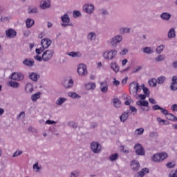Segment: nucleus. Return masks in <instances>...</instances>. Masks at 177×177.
<instances>
[{
    "instance_id": "21",
    "label": "nucleus",
    "mask_w": 177,
    "mask_h": 177,
    "mask_svg": "<svg viewBox=\"0 0 177 177\" xmlns=\"http://www.w3.org/2000/svg\"><path fill=\"white\" fill-rule=\"evenodd\" d=\"M167 37L169 39L175 38L176 37V33L175 32L174 28H171L169 29V30L167 33Z\"/></svg>"
},
{
    "instance_id": "27",
    "label": "nucleus",
    "mask_w": 177,
    "mask_h": 177,
    "mask_svg": "<svg viewBox=\"0 0 177 177\" xmlns=\"http://www.w3.org/2000/svg\"><path fill=\"white\" fill-rule=\"evenodd\" d=\"M120 34L123 35L124 34H129L131 32V28H122L119 30Z\"/></svg>"
},
{
    "instance_id": "59",
    "label": "nucleus",
    "mask_w": 177,
    "mask_h": 177,
    "mask_svg": "<svg viewBox=\"0 0 177 177\" xmlns=\"http://www.w3.org/2000/svg\"><path fill=\"white\" fill-rule=\"evenodd\" d=\"M157 121L158 122H159V124H161V122H162V125H164L165 124V122H167V120L161 119V118H157Z\"/></svg>"
},
{
    "instance_id": "17",
    "label": "nucleus",
    "mask_w": 177,
    "mask_h": 177,
    "mask_svg": "<svg viewBox=\"0 0 177 177\" xmlns=\"http://www.w3.org/2000/svg\"><path fill=\"white\" fill-rule=\"evenodd\" d=\"M39 77V75H38V73H37L32 72L28 73V78L30 80H32V81H34L35 82H37V81H38Z\"/></svg>"
},
{
    "instance_id": "28",
    "label": "nucleus",
    "mask_w": 177,
    "mask_h": 177,
    "mask_svg": "<svg viewBox=\"0 0 177 177\" xmlns=\"http://www.w3.org/2000/svg\"><path fill=\"white\" fill-rule=\"evenodd\" d=\"M143 53H146L147 55H152L153 53V50H151V47H145L142 48Z\"/></svg>"
},
{
    "instance_id": "39",
    "label": "nucleus",
    "mask_w": 177,
    "mask_h": 177,
    "mask_svg": "<svg viewBox=\"0 0 177 177\" xmlns=\"http://www.w3.org/2000/svg\"><path fill=\"white\" fill-rule=\"evenodd\" d=\"M25 91L26 92H29V93H32V92L34 91V87H32V85H26V86L25 87Z\"/></svg>"
},
{
    "instance_id": "24",
    "label": "nucleus",
    "mask_w": 177,
    "mask_h": 177,
    "mask_svg": "<svg viewBox=\"0 0 177 177\" xmlns=\"http://www.w3.org/2000/svg\"><path fill=\"white\" fill-rule=\"evenodd\" d=\"M39 97H41V92H37L35 94H32L30 97V99L32 102H37Z\"/></svg>"
},
{
    "instance_id": "45",
    "label": "nucleus",
    "mask_w": 177,
    "mask_h": 177,
    "mask_svg": "<svg viewBox=\"0 0 177 177\" xmlns=\"http://www.w3.org/2000/svg\"><path fill=\"white\" fill-rule=\"evenodd\" d=\"M160 158V161H164L165 158L168 157V153H159Z\"/></svg>"
},
{
    "instance_id": "61",
    "label": "nucleus",
    "mask_w": 177,
    "mask_h": 177,
    "mask_svg": "<svg viewBox=\"0 0 177 177\" xmlns=\"http://www.w3.org/2000/svg\"><path fill=\"white\" fill-rule=\"evenodd\" d=\"M152 109L156 111V110H160L161 109V106H160V105H153L152 106Z\"/></svg>"
},
{
    "instance_id": "54",
    "label": "nucleus",
    "mask_w": 177,
    "mask_h": 177,
    "mask_svg": "<svg viewBox=\"0 0 177 177\" xmlns=\"http://www.w3.org/2000/svg\"><path fill=\"white\" fill-rule=\"evenodd\" d=\"M165 57H164V56L160 55H158V56L155 59V60H156V62H162V60H165Z\"/></svg>"
},
{
    "instance_id": "35",
    "label": "nucleus",
    "mask_w": 177,
    "mask_h": 177,
    "mask_svg": "<svg viewBox=\"0 0 177 177\" xmlns=\"http://www.w3.org/2000/svg\"><path fill=\"white\" fill-rule=\"evenodd\" d=\"M113 102L114 107H116L117 109H118V107H120V106H121V101H120L118 100V98H114L113 100Z\"/></svg>"
},
{
    "instance_id": "4",
    "label": "nucleus",
    "mask_w": 177,
    "mask_h": 177,
    "mask_svg": "<svg viewBox=\"0 0 177 177\" xmlns=\"http://www.w3.org/2000/svg\"><path fill=\"white\" fill-rule=\"evenodd\" d=\"M77 73L80 77H85L88 74V69L85 64H80L77 67Z\"/></svg>"
},
{
    "instance_id": "29",
    "label": "nucleus",
    "mask_w": 177,
    "mask_h": 177,
    "mask_svg": "<svg viewBox=\"0 0 177 177\" xmlns=\"http://www.w3.org/2000/svg\"><path fill=\"white\" fill-rule=\"evenodd\" d=\"M68 56H71V57H81V53L80 52H74L72 51L69 53H67Z\"/></svg>"
},
{
    "instance_id": "36",
    "label": "nucleus",
    "mask_w": 177,
    "mask_h": 177,
    "mask_svg": "<svg viewBox=\"0 0 177 177\" xmlns=\"http://www.w3.org/2000/svg\"><path fill=\"white\" fill-rule=\"evenodd\" d=\"M148 84L149 86L154 87V86H157L158 82H157V80H156L155 78H153L152 80H149Z\"/></svg>"
},
{
    "instance_id": "47",
    "label": "nucleus",
    "mask_w": 177,
    "mask_h": 177,
    "mask_svg": "<svg viewBox=\"0 0 177 177\" xmlns=\"http://www.w3.org/2000/svg\"><path fill=\"white\" fill-rule=\"evenodd\" d=\"M28 13L29 14H31V13H38V9L37 8V7L29 8H28Z\"/></svg>"
},
{
    "instance_id": "63",
    "label": "nucleus",
    "mask_w": 177,
    "mask_h": 177,
    "mask_svg": "<svg viewBox=\"0 0 177 177\" xmlns=\"http://www.w3.org/2000/svg\"><path fill=\"white\" fill-rule=\"evenodd\" d=\"M46 124H48V125H53V124H56V122L50 120H48L46 121Z\"/></svg>"
},
{
    "instance_id": "40",
    "label": "nucleus",
    "mask_w": 177,
    "mask_h": 177,
    "mask_svg": "<svg viewBox=\"0 0 177 177\" xmlns=\"http://www.w3.org/2000/svg\"><path fill=\"white\" fill-rule=\"evenodd\" d=\"M165 76H160L159 77H158L157 79V82L158 84H164V82H165Z\"/></svg>"
},
{
    "instance_id": "18",
    "label": "nucleus",
    "mask_w": 177,
    "mask_h": 177,
    "mask_svg": "<svg viewBox=\"0 0 177 177\" xmlns=\"http://www.w3.org/2000/svg\"><path fill=\"white\" fill-rule=\"evenodd\" d=\"M73 85H74V81L73 80V79L65 80L64 82V86L66 89H68L69 88H73Z\"/></svg>"
},
{
    "instance_id": "53",
    "label": "nucleus",
    "mask_w": 177,
    "mask_h": 177,
    "mask_svg": "<svg viewBox=\"0 0 177 177\" xmlns=\"http://www.w3.org/2000/svg\"><path fill=\"white\" fill-rule=\"evenodd\" d=\"M143 132H145V129L143 128L137 129L136 130V133H137V135H142Z\"/></svg>"
},
{
    "instance_id": "58",
    "label": "nucleus",
    "mask_w": 177,
    "mask_h": 177,
    "mask_svg": "<svg viewBox=\"0 0 177 177\" xmlns=\"http://www.w3.org/2000/svg\"><path fill=\"white\" fill-rule=\"evenodd\" d=\"M158 136V133L157 132H151L149 133V138H157Z\"/></svg>"
},
{
    "instance_id": "64",
    "label": "nucleus",
    "mask_w": 177,
    "mask_h": 177,
    "mask_svg": "<svg viewBox=\"0 0 177 177\" xmlns=\"http://www.w3.org/2000/svg\"><path fill=\"white\" fill-rule=\"evenodd\" d=\"M171 110H172V111H177V104L171 105Z\"/></svg>"
},
{
    "instance_id": "33",
    "label": "nucleus",
    "mask_w": 177,
    "mask_h": 177,
    "mask_svg": "<svg viewBox=\"0 0 177 177\" xmlns=\"http://www.w3.org/2000/svg\"><path fill=\"white\" fill-rule=\"evenodd\" d=\"M66 100H67L66 98L59 97L55 103H56L57 106H62V104H63V103H64V102H66Z\"/></svg>"
},
{
    "instance_id": "41",
    "label": "nucleus",
    "mask_w": 177,
    "mask_h": 177,
    "mask_svg": "<svg viewBox=\"0 0 177 177\" xmlns=\"http://www.w3.org/2000/svg\"><path fill=\"white\" fill-rule=\"evenodd\" d=\"M127 110H129V112L131 111L130 114L133 113V115H135V114H136V113H138V109H136L135 106H130V109H127Z\"/></svg>"
},
{
    "instance_id": "11",
    "label": "nucleus",
    "mask_w": 177,
    "mask_h": 177,
    "mask_svg": "<svg viewBox=\"0 0 177 177\" xmlns=\"http://www.w3.org/2000/svg\"><path fill=\"white\" fill-rule=\"evenodd\" d=\"M139 85V83L136 82H133L129 84V92L133 96H136V93L135 92V88Z\"/></svg>"
},
{
    "instance_id": "52",
    "label": "nucleus",
    "mask_w": 177,
    "mask_h": 177,
    "mask_svg": "<svg viewBox=\"0 0 177 177\" xmlns=\"http://www.w3.org/2000/svg\"><path fill=\"white\" fill-rule=\"evenodd\" d=\"M33 169H36V172H39L41 171V167L38 165V162L33 165Z\"/></svg>"
},
{
    "instance_id": "30",
    "label": "nucleus",
    "mask_w": 177,
    "mask_h": 177,
    "mask_svg": "<svg viewBox=\"0 0 177 177\" xmlns=\"http://www.w3.org/2000/svg\"><path fill=\"white\" fill-rule=\"evenodd\" d=\"M68 96H69V97H72L73 99H81V96L77 94L75 92H69L68 93Z\"/></svg>"
},
{
    "instance_id": "49",
    "label": "nucleus",
    "mask_w": 177,
    "mask_h": 177,
    "mask_svg": "<svg viewBox=\"0 0 177 177\" xmlns=\"http://www.w3.org/2000/svg\"><path fill=\"white\" fill-rule=\"evenodd\" d=\"M81 12L78 11V10H75L73 12V16L75 19H77V17H80V16H81Z\"/></svg>"
},
{
    "instance_id": "43",
    "label": "nucleus",
    "mask_w": 177,
    "mask_h": 177,
    "mask_svg": "<svg viewBox=\"0 0 177 177\" xmlns=\"http://www.w3.org/2000/svg\"><path fill=\"white\" fill-rule=\"evenodd\" d=\"M100 13L104 17L109 15V11L104 8L100 9Z\"/></svg>"
},
{
    "instance_id": "16",
    "label": "nucleus",
    "mask_w": 177,
    "mask_h": 177,
    "mask_svg": "<svg viewBox=\"0 0 177 177\" xmlns=\"http://www.w3.org/2000/svg\"><path fill=\"white\" fill-rule=\"evenodd\" d=\"M6 35L8 38H15V37L17 35V32H16L15 30L10 28L6 30Z\"/></svg>"
},
{
    "instance_id": "13",
    "label": "nucleus",
    "mask_w": 177,
    "mask_h": 177,
    "mask_svg": "<svg viewBox=\"0 0 177 177\" xmlns=\"http://www.w3.org/2000/svg\"><path fill=\"white\" fill-rule=\"evenodd\" d=\"M171 91H177V76L174 75L171 79V84L170 85Z\"/></svg>"
},
{
    "instance_id": "3",
    "label": "nucleus",
    "mask_w": 177,
    "mask_h": 177,
    "mask_svg": "<svg viewBox=\"0 0 177 177\" xmlns=\"http://www.w3.org/2000/svg\"><path fill=\"white\" fill-rule=\"evenodd\" d=\"M91 150L95 154H99L102 151V145L97 142H92L91 143Z\"/></svg>"
},
{
    "instance_id": "2",
    "label": "nucleus",
    "mask_w": 177,
    "mask_h": 177,
    "mask_svg": "<svg viewBox=\"0 0 177 177\" xmlns=\"http://www.w3.org/2000/svg\"><path fill=\"white\" fill-rule=\"evenodd\" d=\"M120 42H122V36L116 35L111 39L109 44L112 48H117V46Z\"/></svg>"
},
{
    "instance_id": "7",
    "label": "nucleus",
    "mask_w": 177,
    "mask_h": 177,
    "mask_svg": "<svg viewBox=\"0 0 177 177\" xmlns=\"http://www.w3.org/2000/svg\"><path fill=\"white\" fill-rule=\"evenodd\" d=\"M117 56V50H111L109 52H105L104 53V59H107V60H113Z\"/></svg>"
},
{
    "instance_id": "19",
    "label": "nucleus",
    "mask_w": 177,
    "mask_h": 177,
    "mask_svg": "<svg viewBox=\"0 0 177 177\" xmlns=\"http://www.w3.org/2000/svg\"><path fill=\"white\" fill-rule=\"evenodd\" d=\"M160 19L163 21H169V20H171V17H172V15L169 14V12H162L160 15Z\"/></svg>"
},
{
    "instance_id": "10",
    "label": "nucleus",
    "mask_w": 177,
    "mask_h": 177,
    "mask_svg": "<svg viewBox=\"0 0 177 177\" xmlns=\"http://www.w3.org/2000/svg\"><path fill=\"white\" fill-rule=\"evenodd\" d=\"M131 168L134 172H138V171H139V168H140V164L138 160H132L131 162Z\"/></svg>"
},
{
    "instance_id": "26",
    "label": "nucleus",
    "mask_w": 177,
    "mask_h": 177,
    "mask_svg": "<svg viewBox=\"0 0 177 177\" xmlns=\"http://www.w3.org/2000/svg\"><path fill=\"white\" fill-rule=\"evenodd\" d=\"M85 86H86V89H87L88 91H91V90H93V89H95V88H96V84L89 82V83L86 84L85 85Z\"/></svg>"
},
{
    "instance_id": "23",
    "label": "nucleus",
    "mask_w": 177,
    "mask_h": 177,
    "mask_svg": "<svg viewBox=\"0 0 177 177\" xmlns=\"http://www.w3.org/2000/svg\"><path fill=\"white\" fill-rule=\"evenodd\" d=\"M111 68L113 70L115 73H118L120 71V66L117 64V62H111L110 64Z\"/></svg>"
},
{
    "instance_id": "42",
    "label": "nucleus",
    "mask_w": 177,
    "mask_h": 177,
    "mask_svg": "<svg viewBox=\"0 0 177 177\" xmlns=\"http://www.w3.org/2000/svg\"><path fill=\"white\" fill-rule=\"evenodd\" d=\"M80 176V171L78 170H75L71 172L70 177H78Z\"/></svg>"
},
{
    "instance_id": "14",
    "label": "nucleus",
    "mask_w": 177,
    "mask_h": 177,
    "mask_svg": "<svg viewBox=\"0 0 177 177\" xmlns=\"http://www.w3.org/2000/svg\"><path fill=\"white\" fill-rule=\"evenodd\" d=\"M129 115H131V112H129V110H127L126 111L123 112L120 116L121 122H125V120H128V117H129Z\"/></svg>"
},
{
    "instance_id": "22",
    "label": "nucleus",
    "mask_w": 177,
    "mask_h": 177,
    "mask_svg": "<svg viewBox=\"0 0 177 177\" xmlns=\"http://www.w3.org/2000/svg\"><path fill=\"white\" fill-rule=\"evenodd\" d=\"M34 59H26L23 61V64L27 66L28 67H32L34 66Z\"/></svg>"
},
{
    "instance_id": "20",
    "label": "nucleus",
    "mask_w": 177,
    "mask_h": 177,
    "mask_svg": "<svg viewBox=\"0 0 177 177\" xmlns=\"http://www.w3.org/2000/svg\"><path fill=\"white\" fill-rule=\"evenodd\" d=\"M61 20L62 23L61 24H67L70 23V17L68 16V14H64L61 17Z\"/></svg>"
},
{
    "instance_id": "8",
    "label": "nucleus",
    "mask_w": 177,
    "mask_h": 177,
    "mask_svg": "<svg viewBox=\"0 0 177 177\" xmlns=\"http://www.w3.org/2000/svg\"><path fill=\"white\" fill-rule=\"evenodd\" d=\"M134 150H136V153L138 156H145L146 152L145 151V148L140 144H137L134 146Z\"/></svg>"
},
{
    "instance_id": "6",
    "label": "nucleus",
    "mask_w": 177,
    "mask_h": 177,
    "mask_svg": "<svg viewBox=\"0 0 177 177\" xmlns=\"http://www.w3.org/2000/svg\"><path fill=\"white\" fill-rule=\"evenodd\" d=\"M55 53V50H47L42 55V59L44 62H49L51 57H53V54Z\"/></svg>"
},
{
    "instance_id": "57",
    "label": "nucleus",
    "mask_w": 177,
    "mask_h": 177,
    "mask_svg": "<svg viewBox=\"0 0 177 177\" xmlns=\"http://www.w3.org/2000/svg\"><path fill=\"white\" fill-rule=\"evenodd\" d=\"M97 123L93 122L90 123V129H93L95 128H97Z\"/></svg>"
},
{
    "instance_id": "32",
    "label": "nucleus",
    "mask_w": 177,
    "mask_h": 177,
    "mask_svg": "<svg viewBox=\"0 0 177 177\" xmlns=\"http://www.w3.org/2000/svg\"><path fill=\"white\" fill-rule=\"evenodd\" d=\"M152 161L153 162H160L161 159L160 158V153H156L152 156Z\"/></svg>"
},
{
    "instance_id": "55",
    "label": "nucleus",
    "mask_w": 177,
    "mask_h": 177,
    "mask_svg": "<svg viewBox=\"0 0 177 177\" xmlns=\"http://www.w3.org/2000/svg\"><path fill=\"white\" fill-rule=\"evenodd\" d=\"M176 165L175 163H174L172 162H169L167 163L166 167L167 168H175Z\"/></svg>"
},
{
    "instance_id": "25",
    "label": "nucleus",
    "mask_w": 177,
    "mask_h": 177,
    "mask_svg": "<svg viewBox=\"0 0 177 177\" xmlns=\"http://www.w3.org/2000/svg\"><path fill=\"white\" fill-rule=\"evenodd\" d=\"M41 9H48L50 8V1H44L41 5H40Z\"/></svg>"
},
{
    "instance_id": "50",
    "label": "nucleus",
    "mask_w": 177,
    "mask_h": 177,
    "mask_svg": "<svg viewBox=\"0 0 177 177\" xmlns=\"http://www.w3.org/2000/svg\"><path fill=\"white\" fill-rule=\"evenodd\" d=\"M144 95H145L146 96H149L150 95V91H149V88L147 87H144L142 88Z\"/></svg>"
},
{
    "instance_id": "51",
    "label": "nucleus",
    "mask_w": 177,
    "mask_h": 177,
    "mask_svg": "<svg viewBox=\"0 0 177 177\" xmlns=\"http://www.w3.org/2000/svg\"><path fill=\"white\" fill-rule=\"evenodd\" d=\"M45 50V48L42 46L40 47L39 48H36L35 52L37 55H41V52H44Z\"/></svg>"
},
{
    "instance_id": "56",
    "label": "nucleus",
    "mask_w": 177,
    "mask_h": 177,
    "mask_svg": "<svg viewBox=\"0 0 177 177\" xmlns=\"http://www.w3.org/2000/svg\"><path fill=\"white\" fill-rule=\"evenodd\" d=\"M167 120H169V121H174V114L172 113H168L167 115H166Z\"/></svg>"
},
{
    "instance_id": "5",
    "label": "nucleus",
    "mask_w": 177,
    "mask_h": 177,
    "mask_svg": "<svg viewBox=\"0 0 177 177\" xmlns=\"http://www.w3.org/2000/svg\"><path fill=\"white\" fill-rule=\"evenodd\" d=\"M10 78L13 80V81H23L24 80V74L21 72H13L10 75Z\"/></svg>"
},
{
    "instance_id": "31",
    "label": "nucleus",
    "mask_w": 177,
    "mask_h": 177,
    "mask_svg": "<svg viewBox=\"0 0 177 177\" xmlns=\"http://www.w3.org/2000/svg\"><path fill=\"white\" fill-rule=\"evenodd\" d=\"M34 19L28 18L26 21L27 28H31V26L34 24Z\"/></svg>"
},
{
    "instance_id": "9",
    "label": "nucleus",
    "mask_w": 177,
    "mask_h": 177,
    "mask_svg": "<svg viewBox=\"0 0 177 177\" xmlns=\"http://www.w3.org/2000/svg\"><path fill=\"white\" fill-rule=\"evenodd\" d=\"M83 10L88 15H92L95 10V6L93 4H86L83 6Z\"/></svg>"
},
{
    "instance_id": "62",
    "label": "nucleus",
    "mask_w": 177,
    "mask_h": 177,
    "mask_svg": "<svg viewBox=\"0 0 177 177\" xmlns=\"http://www.w3.org/2000/svg\"><path fill=\"white\" fill-rule=\"evenodd\" d=\"M160 110L161 113H162V114H165V115H167V114L169 113L168 111L164 108H160Z\"/></svg>"
},
{
    "instance_id": "46",
    "label": "nucleus",
    "mask_w": 177,
    "mask_h": 177,
    "mask_svg": "<svg viewBox=\"0 0 177 177\" xmlns=\"http://www.w3.org/2000/svg\"><path fill=\"white\" fill-rule=\"evenodd\" d=\"M68 125L71 128H73L74 129H75L76 128H78V124L73 121L69 122Z\"/></svg>"
},
{
    "instance_id": "44",
    "label": "nucleus",
    "mask_w": 177,
    "mask_h": 177,
    "mask_svg": "<svg viewBox=\"0 0 177 177\" xmlns=\"http://www.w3.org/2000/svg\"><path fill=\"white\" fill-rule=\"evenodd\" d=\"M164 48H165V45H160V46H158L157 48H156V52L157 53H158V55H160V53H161V52H162V50H164Z\"/></svg>"
},
{
    "instance_id": "60",
    "label": "nucleus",
    "mask_w": 177,
    "mask_h": 177,
    "mask_svg": "<svg viewBox=\"0 0 177 177\" xmlns=\"http://www.w3.org/2000/svg\"><path fill=\"white\" fill-rule=\"evenodd\" d=\"M21 154H23V151H19L17 152V151H15V152L14 153V154L12 155V157H17L18 156H21Z\"/></svg>"
},
{
    "instance_id": "1",
    "label": "nucleus",
    "mask_w": 177,
    "mask_h": 177,
    "mask_svg": "<svg viewBox=\"0 0 177 177\" xmlns=\"http://www.w3.org/2000/svg\"><path fill=\"white\" fill-rule=\"evenodd\" d=\"M136 104L140 107V110H142L141 113H143V111H149L150 110V106H149V102L147 100L137 101Z\"/></svg>"
},
{
    "instance_id": "12",
    "label": "nucleus",
    "mask_w": 177,
    "mask_h": 177,
    "mask_svg": "<svg viewBox=\"0 0 177 177\" xmlns=\"http://www.w3.org/2000/svg\"><path fill=\"white\" fill-rule=\"evenodd\" d=\"M100 85L101 92H102V93H107V91H109V84H107V82H102Z\"/></svg>"
},
{
    "instance_id": "48",
    "label": "nucleus",
    "mask_w": 177,
    "mask_h": 177,
    "mask_svg": "<svg viewBox=\"0 0 177 177\" xmlns=\"http://www.w3.org/2000/svg\"><path fill=\"white\" fill-rule=\"evenodd\" d=\"M120 150L122 153H124V154H129V150L125 149V147L124 145H121L120 147Z\"/></svg>"
},
{
    "instance_id": "37",
    "label": "nucleus",
    "mask_w": 177,
    "mask_h": 177,
    "mask_svg": "<svg viewBox=\"0 0 177 177\" xmlns=\"http://www.w3.org/2000/svg\"><path fill=\"white\" fill-rule=\"evenodd\" d=\"M118 157H120V155H118V153H115L113 154H111L109 156V160L111 161H117V159L118 158Z\"/></svg>"
},
{
    "instance_id": "34",
    "label": "nucleus",
    "mask_w": 177,
    "mask_h": 177,
    "mask_svg": "<svg viewBox=\"0 0 177 177\" xmlns=\"http://www.w3.org/2000/svg\"><path fill=\"white\" fill-rule=\"evenodd\" d=\"M8 85L11 86V88H19V86H20V84L19 82L13 81H10Z\"/></svg>"
},
{
    "instance_id": "38",
    "label": "nucleus",
    "mask_w": 177,
    "mask_h": 177,
    "mask_svg": "<svg viewBox=\"0 0 177 177\" xmlns=\"http://www.w3.org/2000/svg\"><path fill=\"white\" fill-rule=\"evenodd\" d=\"M87 38L89 39V41H93V39H96V34L93 32H91L88 33Z\"/></svg>"
},
{
    "instance_id": "15",
    "label": "nucleus",
    "mask_w": 177,
    "mask_h": 177,
    "mask_svg": "<svg viewBox=\"0 0 177 177\" xmlns=\"http://www.w3.org/2000/svg\"><path fill=\"white\" fill-rule=\"evenodd\" d=\"M51 44H52V40L49 39H43L41 41V45L45 49H46V48H49V46H50Z\"/></svg>"
}]
</instances>
